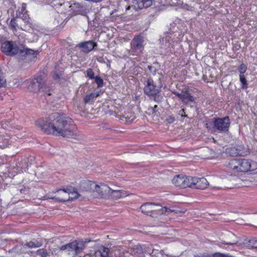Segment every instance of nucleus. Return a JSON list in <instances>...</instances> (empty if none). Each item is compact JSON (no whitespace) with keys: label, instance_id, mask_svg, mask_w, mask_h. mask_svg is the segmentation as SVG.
Segmentation results:
<instances>
[{"label":"nucleus","instance_id":"48","mask_svg":"<svg viewBox=\"0 0 257 257\" xmlns=\"http://www.w3.org/2000/svg\"><path fill=\"white\" fill-rule=\"evenodd\" d=\"M48 94L49 95H51V94H50V93H49Z\"/></svg>","mask_w":257,"mask_h":257},{"label":"nucleus","instance_id":"4","mask_svg":"<svg viewBox=\"0 0 257 257\" xmlns=\"http://www.w3.org/2000/svg\"><path fill=\"white\" fill-rule=\"evenodd\" d=\"M161 91V87L157 86L152 78H149L144 82V93L150 98H153L154 101H157V96L159 95Z\"/></svg>","mask_w":257,"mask_h":257},{"label":"nucleus","instance_id":"7","mask_svg":"<svg viewBox=\"0 0 257 257\" xmlns=\"http://www.w3.org/2000/svg\"><path fill=\"white\" fill-rule=\"evenodd\" d=\"M191 176L181 174L176 175L172 179L173 184L177 187L181 189L190 188Z\"/></svg>","mask_w":257,"mask_h":257},{"label":"nucleus","instance_id":"9","mask_svg":"<svg viewBox=\"0 0 257 257\" xmlns=\"http://www.w3.org/2000/svg\"><path fill=\"white\" fill-rule=\"evenodd\" d=\"M144 38L141 35H138L134 37L131 43V49L132 50L133 55H138V52H142L144 49Z\"/></svg>","mask_w":257,"mask_h":257},{"label":"nucleus","instance_id":"36","mask_svg":"<svg viewBox=\"0 0 257 257\" xmlns=\"http://www.w3.org/2000/svg\"><path fill=\"white\" fill-rule=\"evenodd\" d=\"M94 79H95V81L97 84L98 88L102 87L103 85V80L100 76H96Z\"/></svg>","mask_w":257,"mask_h":257},{"label":"nucleus","instance_id":"14","mask_svg":"<svg viewBox=\"0 0 257 257\" xmlns=\"http://www.w3.org/2000/svg\"><path fill=\"white\" fill-rule=\"evenodd\" d=\"M96 46L97 44L95 42L90 40L80 42L77 45V47L79 48L82 52L88 53Z\"/></svg>","mask_w":257,"mask_h":257},{"label":"nucleus","instance_id":"39","mask_svg":"<svg viewBox=\"0 0 257 257\" xmlns=\"http://www.w3.org/2000/svg\"><path fill=\"white\" fill-rule=\"evenodd\" d=\"M175 120V117L172 115L169 116L166 119L167 122L169 123H172L174 122Z\"/></svg>","mask_w":257,"mask_h":257},{"label":"nucleus","instance_id":"40","mask_svg":"<svg viewBox=\"0 0 257 257\" xmlns=\"http://www.w3.org/2000/svg\"><path fill=\"white\" fill-rule=\"evenodd\" d=\"M158 105H155L154 107H151L148 108V110L150 111L152 113H155L157 111Z\"/></svg>","mask_w":257,"mask_h":257},{"label":"nucleus","instance_id":"47","mask_svg":"<svg viewBox=\"0 0 257 257\" xmlns=\"http://www.w3.org/2000/svg\"><path fill=\"white\" fill-rule=\"evenodd\" d=\"M156 69L155 68V69H154V72H155V73L156 72Z\"/></svg>","mask_w":257,"mask_h":257},{"label":"nucleus","instance_id":"35","mask_svg":"<svg viewBox=\"0 0 257 257\" xmlns=\"http://www.w3.org/2000/svg\"><path fill=\"white\" fill-rule=\"evenodd\" d=\"M6 85V80L5 78L3 73L0 68V88L5 87Z\"/></svg>","mask_w":257,"mask_h":257},{"label":"nucleus","instance_id":"46","mask_svg":"<svg viewBox=\"0 0 257 257\" xmlns=\"http://www.w3.org/2000/svg\"><path fill=\"white\" fill-rule=\"evenodd\" d=\"M130 9H131V7L128 6V8L126 9V10H128Z\"/></svg>","mask_w":257,"mask_h":257},{"label":"nucleus","instance_id":"25","mask_svg":"<svg viewBox=\"0 0 257 257\" xmlns=\"http://www.w3.org/2000/svg\"><path fill=\"white\" fill-rule=\"evenodd\" d=\"M99 95V92H93L87 94L83 98V102L85 104L92 103L94 99Z\"/></svg>","mask_w":257,"mask_h":257},{"label":"nucleus","instance_id":"21","mask_svg":"<svg viewBox=\"0 0 257 257\" xmlns=\"http://www.w3.org/2000/svg\"><path fill=\"white\" fill-rule=\"evenodd\" d=\"M108 195H110L112 198L114 199H117L119 198L125 197L128 196V194L125 191L117 190H114L110 188V190L108 193Z\"/></svg>","mask_w":257,"mask_h":257},{"label":"nucleus","instance_id":"17","mask_svg":"<svg viewBox=\"0 0 257 257\" xmlns=\"http://www.w3.org/2000/svg\"><path fill=\"white\" fill-rule=\"evenodd\" d=\"M153 4L152 0H138L137 1L134 5L132 7L135 10H142L146 9Z\"/></svg>","mask_w":257,"mask_h":257},{"label":"nucleus","instance_id":"31","mask_svg":"<svg viewBox=\"0 0 257 257\" xmlns=\"http://www.w3.org/2000/svg\"><path fill=\"white\" fill-rule=\"evenodd\" d=\"M239 79L241 83V88L243 89L247 88L248 87V84L244 75H239Z\"/></svg>","mask_w":257,"mask_h":257},{"label":"nucleus","instance_id":"33","mask_svg":"<svg viewBox=\"0 0 257 257\" xmlns=\"http://www.w3.org/2000/svg\"><path fill=\"white\" fill-rule=\"evenodd\" d=\"M17 15L27 23H30V18L27 13H24L22 15L21 13H18Z\"/></svg>","mask_w":257,"mask_h":257},{"label":"nucleus","instance_id":"16","mask_svg":"<svg viewBox=\"0 0 257 257\" xmlns=\"http://www.w3.org/2000/svg\"><path fill=\"white\" fill-rule=\"evenodd\" d=\"M110 188L104 183L96 184V189L95 190L98 195L101 198H105L107 195H108L110 192Z\"/></svg>","mask_w":257,"mask_h":257},{"label":"nucleus","instance_id":"10","mask_svg":"<svg viewBox=\"0 0 257 257\" xmlns=\"http://www.w3.org/2000/svg\"><path fill=\"white\" fill-rule=\"evenodd\" d=\"M209 186V183L204 177L199 178L191 176L190 188L195 189L204 190Z\"/></svg>","mask_w":257,"mask_h":257},{"label":"nucleus","instance_id":"12","mask_svg":"<svg viewBox=\"0 0 257 257\" xmlns=\"http://www.w3.org/2000/svg\"><path fill=\"white\" fill-rule=\"evenodd\" d=\"M54 7L58 9L60 13L65 14L70 11L72 5L70 2H65L64 0H57L54 1Z\"/></svg>","mask_w":257,"mask_h":257},{"label":"nucleus","instance_id":"34","mask_svg":"<svg viewBox=\"0 0 257 257\" xmlns=\"http://www.w3.org/2000/svg\"><path fill=\"white\" fill-rule=\"evenodd\" d=\"M37 252L41 257H47L48 255L47 250L45 248L39 249L37 250Z\"/></svg>","mask_w":257,"mask_h":257},{"label":"nucleus","instance_id":"41","mask_svg":"<svg viewBox=\"0 0 257 257\" xmlns=\"http://www.w3.org/2000/svg\"><path fill=\"white\" fill-rule=\"evenodd\" d=\"M179 114L181 115L182 117H187V115L185 114V111L184 109H181L179 111Z\"/></svg>","mask_w":257,"mask_h":257},{"label":"nucleus","instance_id":"24","mask_svg":"<svg viewBox=\"0 0 257 257\" xmlns=\"http://www.w3.org/2000/svg\"><path fill=\"white\" fill-rule=\"evenodd\" d=\"M67 192H68L67 197L69 198L68 201H72L78 198L79 195L76 190L72 187L67 188Z\"/></svg>","mask_w":257,"mask_h":257},{"label":"nucleus","instance_id":"5","mask_svg":"<svg viewBox=\"0 0 257 257\" xmlns=\"http://www.w3.org/2000/svg\"><path fill=\"white\" fill-rule=\"evenodd\" d=\"M1 50L5 55L13 56L19 54L20 49L15 42L6 41L2 43Z\"/></svg>","mask_w":257,"mask_h":257},{"label":"nucleus","instance_id":"22","mask_svg":"<svg viewBox=\"0 0 257 257\" xmlns=\"http://www.w3.org/2000/svg\"><path fill=\"white\" fill-rule=\"evenodd\" d=\"M123 118L127 123L132 122L136 118L135 113L133 111L132 109L128 108L124 112L121 119H123Z\"/></svg>","mask_w":257,"mask_h":257},{"label":"nucleus","instance_id":"44","mask_svg":"<svg viewBox=\"0 0 257 257\" xmlns=\"http://www.w3.org/2000/svg\"><path fill=\"white\" fill-rule=\"evenodd\" d=\"M252 245L253 247L257 248V240H254L252 242Z\"/></svg>","mask_w":257,"mask_h":257},{"label":"nucleus","instance_id":"30","mask_svg":"<svg viewBox=\"0 0 257 257\" xmlns=\"http://www.w3.org/2000/svg\"><path fill=\"white\" fill-rule=\"evenodd\" d=\"M205 126L206 128L211 131L212 132H215V127L214 126V121L213 122L210 120H207L205 123Z\"/></svg>","mask_w":257,"mask_h":257},{"label":"nucleus","instance_id":"15","mask_svg":"<svg viewBox=\"0 0 257 257\" xmlns=\"http://www.w3.org/2000/svg\"><path fill=\"white\" fill-rule=\"evenodd\" d=\"M44 79L41 75H36L32 80L30 86L35 90L39 91L44 86Z\"/></svg>","mask_w":257,"mask_h":257},{"label":"nucleus","instance_id":"6","mask_svg":"<svg viewBox=\"0 0 257 257\" xmlns=\"http://www.w3.org/2000/svg\"><path fill=\"white\" fill-rule=\"evenodd\" d=\"M213 119L215 132L226 133L228 131L230 124L228 116H226L222 118L215 117Z\"/></svg>","mask_w":257,"mask_h":257},{"label":"nucleus","instance_id":"3","mask_svg":"<svg viewBox=\"0 0 257 257\" xmlns=\"http://www.w3.org/2000/svg\"><path fill=\"white\" fill-rule=\"evenodd\" d=\"M85 247V242L82 240H74L62 245L60 249L62 250L67 249L69 254H72L73 257H75L82 252Z\"/></svg>","mask_w":257,"mask_h":257},{"label":"nucleus","instance_id":"1","mask_svg":"<svg viewBox=\"0 0 257 257\" xmlns=\"http://www.w3.org/2000/svg\"><path fill=\"white\" fill-rule=\"evenodd\" d=\"M36 126L44 133L68 138L77 137V127L72 118L64 114L54 112L46 118H41L35 122Z\"/></svg>","mask_w":257,"mask_h":257},{"label":"nucleus","instance_id":"43","mask_svg":"<svg viewBox=\"0 0 257 257\" xmlns=\"http://www.w3.org/2000/svg\"><path fill=\"white\" fill-rule=\"evenodd\" d=\"M19 13H21L22 15L24 13H27V11L26 10V8L23 7L21 9V11L19 12Z\"/></svg>","mask_w":257,"mask_h":257},{"label":"nucleus","instance_id":"42","mask_svg":"<svg viewBox=\"0 0 257 257\" xmlns=\"http://www.w3.org/2000/svg\"><path fill=\"white\" fill-rule=\"evenodd\" d=\"M172 93L175 94L176 96L178 97L181 99L182 95V93H180L176 91H172Z\"/></svg>","mask_w":257,"mask_h":257},{"label":"nucleus","instance_id":"18","mask_svg":"<svg viewBox=\"0 0 257 257\" xmlns=\"http://www.w3.org/2000/svg\"><path fill=\"white\" fill-rule=\"evenodd\" d=\"M39 54V51L34 50L24 47L23 49H20L19 54L22 56H32V59L37 58Z\"/></svg>","mask_w":257,"mask_h":257},{"label":"nucleus","instance_id":"27","mask_svg":"<svg viewBox=\"0 0 257 257\" xmlns=\"http://www.w3.org/2000/svg\"><path fill=\"white\" fill-rule=\"evenodd\" d=\"M42 243L41 241L36 240L35 241H30L27 242L25 243V246L28 247L29 248H37L39 247L42 245Z\"/></svg>","mask_w":257,"mask_h":257},{"label":"nucleus","instance_id":"20","mask_svg":"<svg viewBox=\"0 0 257 257\" xmlns=\"http://www.w3.org/2000/svg\"><path fill=\"white\" fill-rule=\"evenodd\" d=\"M239 159H233L230 160L226 166L228 170L231 171L233 173H238Z\"/></svg>","mask_w":257,"mask_h":257},{"label":"nucleus","instance_id":"2","mask_svg":"<svg viewBox=\"0 0 257 257\" xmlns=\"http://www.w3.org/2000/svg\"><path fill=\"white\" fill-rule=\"evenodd\" d=\"M140 209L143 213L153 217H156L158 215L166 213V212H174L166 207H162L159 204L152 202H147L143 204Z\"/></svg>","mask_w":257,"mask_h":257},{"label":"nucleus","instance_id":"37","mask_svg":"<svg viewBox=\"0 0 257 257\" xmlns=\"http://www.w3.org/2000/svg\"><path fill=\"white\" fill-rule=\"evenodd\" d=\"M86 75L90 79H93L95 78L94 76V72L91 68H88L86 70Z\"/></svg>","mask_w":257,"mask_h":257},{"label":"nucleus","instance_id":"11","mask_svg":"<svg viewBox=\"0 0 257 257\" xmlns=\"http://www.w3.org/2000/svg\"><path fill=\"white\" fill-rule=\"evenodd\" d=\"M227 152L232 157L245 156L249 153V151L243 145H236L228 148Z\"/></svg>","mask_w":257,"mask_h":257},{"label":"nucleus","instance_id":"19","mask_svg":"<svg viewBox=\"0 0 257 257\" xmlns=\"http://www.w3.org/2000/svg\"><path fill=\"white\" fill-rule=\"evenodd\" d=\"M81 186L84 191L94 192L96 187V183L93 181L87 180L82 182Z\"/></svg>","mask_w":257,"mask_h":257},{"label":"nucleus","instance_id":"26","mask_svg":"<svg viewBox=\"0 0 257 257\" xmlns=\"http://www.w3.org/2000/svg\"><path fill=\"white\" fill-rule=\"evenodd\" d=\"M17 17H13L8 24L9 28L12 30L13 32L17 31V27H18V25L17 23Z\"/></svg>","mask_w":257,"mask_h":257},{"label":"nucleus","instance_id":"32","mask_svg":"<svg viewBox=\"0 0 257 257\" xmlns=\"http://www.w3.org/2000/svg\"><path fill=\"white\" fill-rule=\"evenodd\" d=\"M247 69V66L245 64H244V63L241 64L238 67V68H237V70L240 73L239 75H244V74L246 71Z\"/></svg>","mask_w":257,"mask_h":257},{"label":"nucleus","instance_id":"29","mask_svg":"<svg viewBox=\"0 0 257 257\" xmlns=\"http://www.w3.org/2000/svg\"><path fill=\"white\" fill-rule=\"evenodd\" d=\"M227 255L223 253L216 252L214 254L204 253L202 254V257H226Z\"/></svg>","mask_w":257,"mask_h":257},{"label":"nucleus","instance_id":"38","mask_svg":"<svg viewBox=\"0 0 257 257\" xmlns=\"http://www.w3.org/2000/svg\"><path fill=\"white\" fill-rule=\"evenodd\" d=\"M62 75V74H59V73H57L56 72H55L53 74V78L55 80L58 81V80H60Z\"/></svg>","mask_w":257,"mask_h":257},{"label":"nucleus","instance_id":"45","mask_svg":"<svg viewBox=\"0 0 257 257\" xmlns=\"http://www.w3.org/2000/svg\"><path fill=\"white\" fill-rule=\"evenodd\" d=\"M148 68L149 70H150L151 71H152V69H153V67L152 66H150V65H149L148 66Z\"/></svg>","mask_w":257,"mask_h":257},{"label":"nucleus","instance_id":"23","mask_svg":"<svg viewBox=\"0 0 257 257\" xmlns=\"http://www.w3.org/2000/svg\"><path fill=\"white\" fill-rule=\"evenodd\" d=\"M181 100L184 103L187 104L194 101V99L188 90H185L182 91Z\"/></svg>","mask_w":257,"mask_h":257},{"label":"nucleus","instance_id":"13","mask_svg":"<svg viewBox=\"0 0 257 257\" xmlns=\"http://www.w3.org/2000/svg\"><path fill=\"white\" fill-rule=\"evenodd\" d=\"M55 194L53 196L48 197V198L55 199L60 202L68 201L69 198H67L68 192L67 188L65 189H60L52 192Z\"/></svg>","mask_w":257,"mask_h":257},{"label":"nucleus","instance_id":"8","mask_svg":"<svg viewBox=\"0 0 257 257\" xmlns=\"http://www.w3.org/2000/svg\"><path fill=\"white\" fill-rule=\"evenodd\" d=\"M238 173L254 171L257 169V163L247 159H239Z\"/></svg>","mask_w":257,"mask_h":257},{"label":"nucleus","instance_id":"28","mask_svg":"<svg viewBox=\"0 0 257 257\" xmlns=\"http://www.w3.org/2000/svg\"><path fill=\"white\" fill-rule=\"evenodd\" d=\"M101 257H109V249L103 246H101L98 249Z\"/></svg>","mask_w":257,"mask_h":257}]
</instances>
